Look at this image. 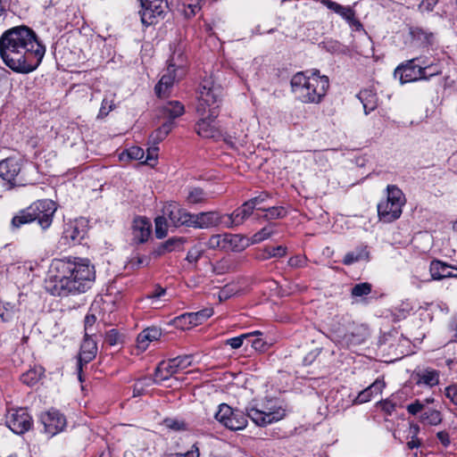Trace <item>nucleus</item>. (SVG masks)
<instances>
[{
	"label": "nucleus",
	"mask_w": 457,
	"mask_h": 457,
	"mask_svg": "<svg viewBox=\"0 0 457 457\" xmlns=\"http://www.w3.org/2000/svg\"><path fill=\"white\" fill-rule=\"evenodd\" d=\"M163 215L169 218L174 227L190 228L191 212L180 207L175 202L167 203L162 208Z\"/></svg>",
	"instance_id": "obj_19"
},
{
	"label": "nucleus",
	"mask_w": 457,
	"mask_h": 457,
	"mask_svg": "<svg viewBox=\"0 0 457 457\" xmlns=\"http://www.w3.org/2000/svg\"><path fill=\"white\" fill-rule=\"evenodd\" d=\"M34 221L28 208L21 210L17 215H15L11 221L12 228L17 229L24 224H28Z\"/></svg>",
	"instance_id": "obj_39"
},
{
	"label": "nucleus",
	"mask_w": 457,
	"mask_h": 457,
	"mask_svg": "<svg viewBox=\"0 0 457 457\" xmlns=\"http://www.w3.org/2000/svg\"><path fill=\"white\" fill-rule=\"evenodd\" d=\"M157 151H158V147H156V146L149 147L147 149L146 155L145 154V158H144V161L142 162V163H145L151 167H154L157 162V157H158Z\"/></svg>",
	"instance_id": "obj_53"
},
{
	"label": "nucleus",
	"mask_w": 457,
	"mask_h": 457,
	"mask_svg": "<svg viewBox=\"0 0 457 457\" xmlns=\"http://www.w3.org/2000/svg\"><path fill=\"white\" fill-rule=\"evenodd\" d=\"M28 209L34 221L37 220L42 229L45 230L51 226L56 211L54 202L48 199L39 200L30 204Z\"/></svg>",
	"instance_id": "obj_11"
},
{
	"label": "nucleus",
	"mask_w": 457,
	"mask_h": 457,
	"mask_svg": "<svg viewBox=\"0 0 457 457\" xmlns=\"http://www.w3.org/2000/svg\"><path fill=\"white\" fill-rule=\"evenodd\" d=\"M185 242H186V239L184 237L169 238L167 241H165L159 246V248L157 250V253L159 255H161L167 252H172L175 250L182 249L183 244Z\"/></svg>",
	"instance_id": "obj_37"
},
{
	"label": "nucleus",
	"mask_w": 457,
	"mask_h": 457,
	"mask_svg": "<svg viewBox=\"0 0 457 457\" xmlns=\"http://www.w3.org/2000/svg\"><path fill=\"white\" fill-rule=\"evenodd\" d=\"M162 336L160 328L155 327L147 328L138 334L137 337V347L140 351H145L149 346V344L153 341H156Z\"/></svg>",
	"instance_id": "obj_27"
},
{
	"label": "nucleus",
	"mask_w": 457,
	"mask_h": 457,
	"mask_svg": "<svg viewBox=\"0 0 457 457\" xmlns=\"http://www.w3.org/2000/svg\"><path fill=\"white\" fill-rule=\"evenodd\" d=\"M140 3L139 14L141 22L145 26L157 23L159 19L163 17L165 10L168 8L166 0H140Z\"/></svg>",
	"instance_id": "obj_13"
},
{
	"label": "nucleus",
	"mask_w": 457,
	"mask_h": 457,
	"mask_svg": "<svg viewBox=\"0 0 457 457\" xmlns=\"http://www.w3.org/2000/svg\"><path fill=\"white\" fill-rule=\"evenodd\" d=\"M184 111V105L179 101L169 102L162 109L163 115L168 117L170 120L181 116Z\"/></svg>",
	"instance_id": "obj_38"
},
{
	"label": "nucleus",
	"mask_w": 457,
	"mask_h": 457,
	"mask_svg": "<svg viewBox=\"0 0 457 457\" xmlns=\"http://www.w3.org/2000/svg\"><path fill=\"white\" fill-rule=\"evenodd\" d=\"M199 449L195 445H193L191 450L187 451L186 453H175L170 457H199Z\"/></svg>",
	"instance_id": "obj_60"
},
{
	"label": "nucleus",
	"mask_w": 457,
	"mask_h": 457,
	"mask_svg": "<svg viewBox=\"0 0 457 457\" xmlns=\"http://www.w3.org/2000/svg\"><path fill=\"white\" fill-rule=\"evenodd\" d=\"M104 342L110 346L122 345L124 342V336L116 328H112L105 333Z\"/></svg>",
	"instance_id": "obj_46"
},
{
	"label": "nucleus",
	"mask_w": 457,
	"mask_h": 457,
	"mask_svg": "<svg viewBox=\"0 0 457 457\" xmlns=\"http://www.w3.org/2000/svg\"><path fill=\"white\" fill-rule=\"evenodd\" d=\"M96 279L95 266L88 259L67 257L54 259L45 282L47 292L56 296L85 293Z\"/></svg>",
	"instance_id": "obj_2"
},
{
	"label": "nucleus",
	"mask_w": 457,
	"mask_h": 457,
	"mask_svg": "<svg viewBox=\"0 0 457 457\" xmlns=\"http://www.w3.org/2000/svg\"><path fill=\"white\" fill-rule=\"evenodd\" d=\"M269 198L268 194H261L258 196L251 198L248 200L252 205H254V209L257 211H264L266 210V206L264 205L265 201Z\"/></svg>",
	"instance_id": "obj_54"
},
{
	"label": "nucleus",
	"mask_w": 457,
	"mask_h": 457,
	"mask_svg": "<svg viewBox=\"0 0 457 457\" xmlns=\"http://www.w3.org/2000/svg\"><path fill=\"white\" fill-rule=\"evenodd\" d=\"M213 314L211 308H206L195 312H187L176 317L173 320L176 327L181 329H188L190 327L202 324Z\"/></svg>",
	"instance_id": "obj_20"
},
{
	"label": "nucleus",
	"mask_w": 457,
	"mask_h": 457,
	"mask_svg": "<svg viewBox=\"0 0 457 457\" xmlns=\"http://www.w3.org/2000/svg\"><path fill=\"white\" fill-rule=\"evenodd\" d=\"M275 233L274 226L268 225L253 234L250 239L252 245L259 244L270 238Z\"/></svg>",
	"instance_id": "obj_41"
},
{
	"label": "nucleus",
	"mask_w": 457,
	"mask_h": 457,
	"mask_svg": "<svg viewBox=\"0 0 457 457\" xmlns=\"http://www.w3.org/2000/svg\"><path fill=\"white\" fill-rule=\"evenodd\" d=\"M321 3L329 10L333 11L334 12L337 13L340 10L341 4H337V2H334L332 0H322Z\"/></svg>",
	"instance_id": "obj_63"
},
{
	"label": "nucleus",
	"mask_w": 457,
	"mask_h": 457,
	"mask_svg": "<svg viewBox=\"0 0 457 457\" xmlns=\"http://www.w3.org/2000/svg\"><path fill=\"white\" fill-rule=\"evenodd\" d=\"M173 127L172 120H169L165 123H163L159 129L154 130L150 138L154 143H159L162 141L167 135L170 132Z\"/></svg>",
	"instance_id": "obj_40"
},
{
	"label": "nucleus",
	"mask_w": 457,
	"mask_h": 457,
	"mask_svg": "<svg viewBox=\"0 0 457 457\" xmlns=\"http://www.w3.org/2000/svg\"><path fill=\"white\" fill-rule=\"evenodd\" d=\"M244 237L237 234H216L210 237L206 243L209 249L212 250H226V251H241L245 248L243 245Z\"/></svg>",
	"instance_id": "obj_14"
},
{
	"label": "nucleus",
	"mask_w": 457,
	"mask_h": 457,
	"mask_svg": "<svg viewBox=\"0 0 457 457\" xmlns=\"http://www.w3.org/2000/svg\"><path fill=\"white\" fill-rule=\"evenodd\" d=\"M167 428L175 430V431H184L187 430V424L179 420L167 419L164 421Z\"/></svg>",
	"instance_id": "obj_55"
},
{
	"label": "nucleus",
	"mask_w": 457,
	"mask_h": 457,
	"mask_svg": "<svg viewBox=\"0 0 457 457\" xmlns=\"http://www.w3.org/2000/svg\"><path fill=\"white\" fill-rule=\"evenodd\" d=\"M358 98L362 103L365 114H369L378 106L377 94L371 89H363L358 94Z\"/></svg>",
	"instance_id": "obj_30"
},
{
	"label": "nucleus",
	"mask_w": 457,
	"mask_h": 457,
	"mask_svg": "<svg viewBox=\"0 0 457 457\" xmlns=\"http://www.w3.org/2000/svg\"><path fill=\"white\" fill-rule=\"evenodd\" d=\"M422 79L428 80L434 76L442 74V67L438 63L421 66Z\"/></svg>",
	"instance_id": "obj_48"
},
{
	"label": "nucleus",
	"mask_w": 457,
	"mask_h": 457,
	"mask_svg": "<svg viewBox=\"0 0 457 457\" xmlns=\"http://www.w3.org/2000/svg\"><path fill=\"white\" fill-rule=\"evenodd\" d=\"M414 378L418 386L433 387L439 384L440 372L436 370L427 368L414 372Z\"/></svg>",
	"instance_id": "obj_24"
},
{
	"label": "nucleus",
	"mask_w": 457,
	"mask_h": 457,
	"mask_svg": "<svg viewBox=\"0 0 457 457\" xmlns=\"http://www.w3.org/2000/svg\"><path fill=\"white\" fill-rule=\"evenodd\" d=\"M125 157H127L128 159H130V160L141 161V162H142L145 158V151L143 148H141L139 146H131L120 154V160H124Z\"/></svg>",
	"instance_id": "obj_44"
},
{
	"label": "nucleus",
	"mask_w": 457,
	"mask_h": 457,
	"mask_svg": "<svg viewBox=\"0 0 457 457\" xmlns=\"http://www.w3.org/2000/svg\"><path fill=\"white\" fill-rule=\"evenodd\" d=\"M168 226L166 216L157 217L155 219V236L157 238H163L167 236Z\"/></svg>",
	"instance_id": "obj_52"
},
{
	"label": "nucleus",
	"mask_w": 457,
	"mask_h": 457,
	"mask_svg": "<svg viewBox=\"0 0 457 457\" xmlns=\"http://www.w3.org/2000/svg\"><path fill=\"white\" fill-rule=\"evenodd\" d=\"M436 437L445 448L451 445L450 435L447 431H438L436 433Z\"/></svg>",
	"instance_id": "obj_58"
},
{
	"label": "nucleus",
	"mask_w": 457,
	"mask_h": 457,
	"mask_svg": "<svg viewBox=\"0 0 457 457\" xmlns=\"http://www.w3.org/2000/svg\"><path fill=\"white\" fill-rule=\"evenodd\" d=\"M0 178L9 185V188L31 184L21 169L20 160L12 157L0 162Z\"/></svg>",
	"instance_id": "obj_9"
},
{
	"label": "nucleus",
	"mask_w": 457,
	"mask_h": 457,
	"mask_svg": "<svg viewBox=\"0 0 457 457\" xmlns=\"http://www.w3.org/2000/svg\"><path fill=\"white\" fill-rule=\"evenodd\" d=\"M246 411L247 417L259 427H266L286 416V410L277 401L273 400H268L261 408L249 407Z\"/></svg>",
	"instance_id": "obj_8"
},
{
	"label": "nucleus",
	"mask_w": 457,
	"mask_h": 457,
	"mask_svg": "<svg viewBox=\"0 0 457 457\" xmlns=\"http://www.w3.org/2000/svg\"><path fill=\"white\" fill-rule=\"evenodd\" d=\"M287 247L283 245H278L277 247H266L257 253L256 259L260 261H266L270 258H281L287 254Z\"/></svg>",
	"instance_id": "obj_33"
},
{
	"label": "nucleus",
	"mask_w": 457,
	"mask_h": 457,
	"mask_svg": "<svg viewBox=\"0 0 457 457\" xmlns=\"http://www.w3.org/2000/svg\"><path fill=\"white\" fill-rule=\"evenodd\" d=\"M97 353V345L94 339L91 338V336L84 337V340L80 346L79 353V364L81 362L88 363L91 361Z\"/></svg>",
	"instance_id": "obj_26"
},
{
	"label": "nucleus",
	"mask_w": 457,
	"mask_h": 457,
	"mask_svg": "<svg viewBox=\"0 0 457 457\" xmlns=\"http://www.w3.org/2000/svg\"><path fill=\"white\" fill-rule=\"evenodd\" d=\"M41 376V369H31L21 375V380L22 381L23 384L32 386L38 382Z\"/></svg>",
	"instance_id": "obj_43"
},
{
	"label": "nucleus",
	"mask_w": 457,
	"mask_h": 457,
	"mask_svg": "<svg viewBox=\"0 0 457 457\" xmlns=\"http://www.w3.org/2000/svg\"><path fill=\"white\" fill-rule=\"evenodd\" d=\"M422 442L418 436H411V440L407 442L406 445L409 450H413L419 448Z\"/></svg>",
	"instance_id": "obj_61"
},
{
	"label": "nucleus",
	"mask_w": 457,
	"mask_h": 457,
	"mask_svg": "<svg viewBox=\"0 0 457 457\" xmlns=\"http://www.w3.org/2000/svg\"><path fill=\"white\" fill-rule=\"evenodd\" d=\"M166 294V289L160 287V286H155L154 291L151 293V295H149V298H160L162 297V295H164Z\"/></svg>",
	"instance_id": "obj_64"
},
{
	"label": "nucleus",
	"mask_w": 457,
	"mask_h": 457,
	"mask_svg": "<svg viewBox=\"0 0 457 457\" xmlns=\"http://www.w3.org/2000/svg\"><path fill=\"white\" fill-rule=\"evenodd\" d=\"M445 395L451 403L457 406V384H453L445 388Z\"/></svg>",
	"instance_id": "obj_56"
},
{
	"label": "nucleus",
	"mask_w": 457,
	"mask_h": 457,
	"mask_svg": "<svg viewBox=\"0 0 457 457\" xmlns=\"http://www.w3.org/2000/svg\"><path fill=\"white\" fill-rule=\"evenodd\" d=\"M152 224L145 218H136L132 224V241L135 244H143L151 235Z\"/></svg>",
	"instance_id": "obj_21"
},
{
	"label": "nucleus",
	"mask_w": 457,
	"mask_h": 457,
	"mask_svg": "<svg viewBox=\"0 0 457 457\" xmlns=\"http://www.w3.org/2000/svg\"><path fill=\"white\" fill-rule=\"evenodd\" d=\"M6 425L13 433L23 435L33 427V420L26 409H12L6 416Z\"/></svg>",
	"instance_id": "obj_15"
},
{
	"label": "nucleus",
	"mask_w": 457,
	"mask_h": 457,
	"mask_svg": "<svg viewBox=\"0 0 457 457\" xmlns=\"http://www.w3.org/2000/svg\"><path fill=\"white\" fill-rule=\"evenodd\" d=\"M203 0H186L183 4V12L187 18L195 16L201 10Z\"/></svg>",
	"instance_id": "obj_45"
},
{
	"label": "nucleus",
	"mask_w": 457,
	"mask_h": 457,
	"mask_svg": "<svg viewBox=\"0 0 457 457\" xmlns=\"http://www.w3.org/2000/svg\"><path fill=\"white\" fill-rule=\"evenodd\" d=\"M227 217V220L224 221V226L228 228H234L242 225L247 217L245 215L244 212L238 207L233 212L228 215H224Z\"/></svg>",
	"instance_id": "obj_36"
},
{
	"label": "nucleus",
	"mask_w": 457,
	"mask_h": 457,
	"mask_svg": "<svg viewBox=\"0 0 457 457\" xmlns=\"http://www.w3.org/2000/svg\"><path fill=\"white\" fill-rule=\"evenodd\" d=\"M172 360H173L172 363L175 364L176 371L178 373V372L188 368L189 366H191L192 361H193V355L188 354V355L178 356V357L172 358Z\"/></svg>",
	"instance_id": "obj_51"
},
{
	"label": "nucleus",
	"mask_w": 457,
	"mask_h": 457,
	"mask_svg": "<svg viewBox=\"0 0 457 457\" xmlns=\"http://www.w3.org/2000/svg\"><path fill=\"white\" fill-rule=\"evenodd\" d=\"M337 14L345 20L350 27L354 28L356 30L362 29V24L355 17V12L352 7L342 5Z\"/></svg>",
	"instance_id": "obj_34"
},
{
	"label": "nucleus",
	"mask_w": 457,
	"mask_h": 457,
	"mask_svg": "<svg viewBox=\"0 0 457 457\" xmlns=\"http://www.w3.org/2000/svg\"><path fill=\"white\" fill-rule=\"evenodd\" d=\"M198 116L200 119L196 123L195 130L200 137L212 138L219 135V130L215 125V120L217 117H212L209 115Z\"/></svg>",
	"instance_id": "obj_23"
},
{
	"label": "nucleus",
	"mask_w": 457,
	"mask_h": 457,
	"mask_svg": "<svg viewBox=\"0 0 457 457\" xmlns=\"http://www.w3.org/2000/svg\"><path fill=\"white\" fill-rule=\"evenodd\" d=\"M254 335H262V333L260 331H254L253 333L242 334L238 337L227 339L226 345H230L233 349H238L242 346L245 339H247Z\"/></svg>",
	"instance_id": "obj_50"
},
{
	"label": "nucleus",
	"mask_w": 457,
	"mask_h": 457,
	"mask_svg": "<svg viewBox=\"0 0 457 457\" xmlns=\"http://www.w3.org/2000/svg\"><path fill=\"white\" fill-rule=\"evenodd\" d=\"M291 91L295 97L303 104H319L322 102L329 87V79L320 75L319 70L300 71L290 80Z\"/></svg>",
	"instance_id": "obj_3"
},
{
	"label": "nucleus",
	"mask_w": 457,
	"mask_h": 457,
	"mask_svg": "<svg viewBox=\"0 0 457 457\" xmlns=\"http://www.w3.org/2000/svg\"><path fill=\"white\" fill-rule=\"evenodd\" d=\"M386 191V199L378 204V214L380 220L392 222L400 218L405 198L402 190L395 185H388Z\"/></svg>",
	"instance_id": "obj_7"
},
{
	"label": "nucleus",
	"mask_w": 457,
	"mask_h": 457,
	"mask_svg": "<svg viewBox=\"0 0 457 457\" xmlns=\"http://www.w3.org/2000/svg\"><path fill=\"white\" fill-rule=\"evenodd\" d=\"M384 387V381L380 379H376L370 386H369L368 387H366L365 389L359 393V395L354 400V403H364L370 401L374 395H380Z\"/></svg>",
	"instance_id": "obj_28"
},
{
	"label": "nucleus",
	"mask_w": 457,
	"mask_h": 457,
	"mask_svg": "<svg viewBox=\"0 0 457 457\" xmlns=\"http://www.w3.org/2000/svg\"><path fill=\"white\" fill-rule=\"evenodd\" d=\"M215 419L230 430H241L247 425V418L245 413L239 410L232 409L226 403L219 406V410L215 413Z\"/></svg>",
	"instance_id": "obj_10"
},
{
	"label": "nucleus",
	"mask_w": 457,
	"mask_h": 457,
	"mask_svg": "<svg viewBox=\"0 0 457 457\" xmlns=\"http://www.w3.org/2000/svg\"><path fill=\"white\" fill-rule=\"evenodd\" d=\"M99 319L100 321L104 322V324H107V320L104 318V314L101 315V312L99 311V305L97 302H95L89 310V312L86 315L84 320V329H85V335L86 336H92L93 333V327Z\"/></svg>",
	"instance_id": "obj_25"
},
{
	"label": "nucleus",
	"mask_w": 457,
	"mask_h": 457,
	"mask_svg": "<svg viewBox=\"0 0 457 457\" xmlns=\"http://www.w3.org/2000/svg\"><path fill=\"white\" fill-rule=\"evenodd\" d=\"M204 253L201 245L197 244L191 247L186 256V261L189 263H196Z\"/></svg>",
	"instance_id": "obj_49"
},
{
	"label": "nucleus",
	"mask_w": 457,
	"mask_h": 457,
	"mask_svg": "<svg viewBox=\"0 0 457 457\" xmlns=\"http://www.w3.org/2000/svg\"><path fill=\"white\" fill-rule=\"evenodd\" d=\"M437 2L438 0H422L420 4L419 5V9L421 12H431L437 4Z\"/></svg>",
	"instance_id": "obj_57"
},
{
	"label": "nucleus",
	"mask_w": 457,
	"mask_h": 457,
	"mask_svg": "<svg viewBox=\"0 0 457 457\" xmlns=\"http://www.w3.org/2000/svg\"><path fill=\"white\" fill-rule=\"evenodd\" d=\"M419 60L413 58L398 65L394 72L395 78L399 79L401 84L422 80L421 65L417 63Z\"/></svg>",
	"instance_id": "obj_16"
},
{
	"label": "nucleus",
	"mask_w": 457,
	"mask_h": 457,
	"mask_svg": "<svg viewBox=\"0 0 457 457\" xmlns=\"http://www.w3.org/2000/svg\"><path fill=\"white\" fill-rule=\"evenodd\" d=\"M40 420L44 425L45 433L50 436L63 431L67 424L65 416L54 409L41 414Z\"/></svg>",
	"instance_id": "obj_17"
},
{
	"label": "nucleus",
	"mask_w": 457,
	"mask_h": 457,
	"mask_svg": "<svg viewBox=\"0 0 457 457\" xmlns=\"http://www.w3.org/2000/svg\"><path fill=\"white\" fill-rule=\"evenodd\" d=\"M86 229L82 220H74L66 224L62 238L69 244L78 245L86 236Z\"/></svg>",
	"instance_id": "obj_22"
},
{
	"label": "nucleus",
	"mask_w": 457,
	"mask_h": 457,
	"mask_svg": "<svg viewBox=\"0 0 457 457\" xmlns=\"http://www.w3.org/2000/svg\"><path fill=\"white\" fill-rule=\"evenodd\" d=\"M452 267L445 262L435 260L431 262L429 271L433 279L440 280L446 278L456 277L452 273Z\"/></svg>",
	"instance_id": "obj_29"
},
{
	"label": "nucleus",
	"mask_w": 457,
	"mask_h": 457,
	"mask_svg": "<svg viewBox=\"0 0 457 457\" xmlns=\"http://www.w3.org/2000/svg\"><path fill=\"white\" fill-rule=\"evenodd\" d=\"M197 115L218 117L223 97V88L211 77L204 79L196 91Z\"/></svg>",
	"instance_id": "obj_4"
},
{
	"label": "nucleus",
	"mask_w": 457,
	"mask_h": 457,
	"mask_svg": "<svg viewBox=\"0 0 457 457\" xmlns=\"http://www.w3.org/2000/svg\"><path fill=\"white\" fill-rule=\"evenodd\" d=\"M239 208L244 212L247 218H249L255 210L254 205H252L249 201L245 202L241 206H239Z\"/></svg>",
	"instance_id": "obj_62"
},
{
	"label": "nucleus",
	"mask_w": 457,
	"mask_h": 457,
	"mask_svg": "<svg viewBox=\"0 0 457 457\" xmlns=\"http://www.w3.org/2000/svg\"><path fill=\"white\" fill-rule=\"evenodd\" d=\"M208 200V194L200 187H189L186 197L188 204H204Z\"/></svg>",
	"instance_id": "obj_35"
},
{
	"label": "nucleus",
	"mask_w": 457,
	"mask_h": 457,
	"mask_svg": "<svg viewBox=\"0 0 457 457\" xmlns=\"http://www.w3.org/2000/svg\"><path fill=\"white\" fill-rule=\"evenodd\" d=\"M406 411L412 416H419L420 423L428 426H438L443 421V414L439 410L433 408H426L424 403L416 399L414 402L406 406Z\"/></svg>",
	"instance_id": "obj_12"
},
{
	"label": "nucleus",
	"mask_w": 457,
	"mask_h": 457,
	"mask_svg": "<svg viewBox=\"0 0 457 457\" xmlns=\"http://www.w3.org/2000/svg\"><path fill=\"white\" fill-rule=\"evenodd\" d=\"M168 62L166 71L154 87L155 94L159 97L169 96L175 81L179 80L185 74V59L182 53H173Z\"/></svg>",
	"instance_id": "obj_6"
},
{
	"label": "nucleus",
	"mask_w": 457,
	"mask_h": 457,
	"mask_svg": "<svg viewBox=\"0 0 457 457\" xmlns=\"http://www.w3.org/2000/svg\"><path fill=\"white\" fill-rule=\"evenodd\" d=\"M225 216L218 211L191 213L190 228L208 229L220 226Z\"/></svg>",
	"instance_id": "obj_18"
},
{
	"label": "nucleus",
	"mask_w": 457,
	"mask_h": 457,
	"mask_svg": "<svg viewBox=\"0 0 457 457\" xmlns=\"http://www.w3.org/2000/svg\"><path fill=\"white\" fill-rule=\"evenodd\" d=\"M172 358L168 361H162L155 370L154 377L155 380L162 382L167 380L172 375L176 374V367L175 364L172 363Z\"/></svg>",
	"instance_id": "obj_31"
},
{
	"label": "nucleus",
	"mask_w": 457,
	"mask_h": 457,
	"mask_svg": "<svg viewBox=\"0 0 457 457\" xmlns=\"http://www.w3.org/2000/svg\"><path fill=\"white\" fill-rule=\"evenodd\" d=\"M46 47L36 32L27 26H17L0 37V56L4 63L16 73L27 74L41 63Z\"/></svg>",
	"instance_id": "obj_1"
},
{
	"label": "nucleus",
	"mask_w": 457,
	"mask_h": 457,
	"mask_svg": "<svg viewBox=\"0 0 457 457\" xmlns=\"http://www.w3.org/2000/svg\"><path fill=\"white\" fill-rule=\"evenodd\" d=\"M368 259L369 252L367 246L361 245L347 253L343 259V263L345 265H351L354 262Z\"/></svg>",
	"instance_id": "obj_32"
},
{
	"label": "nucleus",
	"mask_w": 457,
	"mask_h": 457,
	"mask_svg": "<svg viewBox=\"0 0 457 457\" xmlns=\"http://www.w3.org/2000/svg\"><path fill=\"white\" fill-rule=\"evenodd\" d=\"M331 332L334 340L347 348L361 345L367 336V328L364 326L343 318L337 324L333 325Z\"/></svg>",
	"instance_id": "obj_5"
},
{
	"label": "nucleus",
	"mask_w": 457,
	"mask_h": 457,
	"mask_svg": "<svg viewBox=\"0 0 457 457\" xmlns=\"http://www.w3.org/2000/svg\"><path fill=\"white\" fill-rule=\"evenodd\" d=\"M305 263V258L300 255H295L288 260V265L293 268L303 267Z\"/></svg>",
	"instance_id": "obj_59"
},
{
	"label": "nucleus",
	"mask_w": 457,
	"mask_h": 457,
	"mask_svg": "<svg viewBox=\"0 0 457 457\" xmlns=\"http://www.w3.org/2000/svg\"><path fill=\"white\" fill-rule=\"evenodd\" d=\"M371 285L368 282L359 283L353 287L351 295L354 298L366 296L371 293Z\"/></svg>",
	"instance_id": "obj_47"
},
{
	"label": "nucleus",
	"mask_w": 457,
	"mask_h": 457,
	"mask_svg": "<svg viewBox=\"0 0 457 457\" xmlns=\"http://www.w3.org/2000/svg\"><path fill=\"white\" fill-rule=\"evenodd\" d=\"M263 212H265V214L262 216V219L265 220L282 219L287 214L286 208L283 206L266 207V210Z\"/></svg>",
	"instance_id": "obj_42"
}]
</instances>
